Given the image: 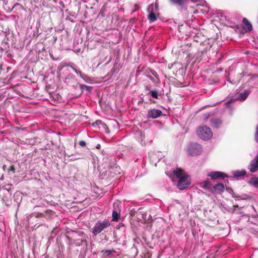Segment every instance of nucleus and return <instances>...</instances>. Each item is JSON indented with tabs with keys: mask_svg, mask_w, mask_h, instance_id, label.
<instances>
[{
	"mask_svg": "<svg viewBox=\"0 0 258 258\" xmlns=\"http://www.w3.org/2000/svg\"><path fill=\"white\" fill-rule=\"evenodd\" d=\"M102 121L100 120H97L95 122L92 123V126L95 128H99L100 126L101 125Z\"/></svg>",
	"mask_w": 258,
	"mask_h": 258,
	"instance_id": "obj_19",
	"label": "nucleus"
},
{
	"mask_svg": "<svg viewBox=\"0 0 258 258\" xmlns=\"http://www.w3.org/2000/svg\"><path fill=\"white\" fill-rule=\"evenodd\" d=\"M99 128H101L103 130H104L105 132L108 133H109V131H108V127L107 126V125L103 122H102V124L101 126H100V127Z\"/></svg>",
	"mask_w": 258,
	"mask_h": 258,
	"instance_id": "obj_21",
	"label": "nucleus"
},
{
	"mask_svg": "<svg viewBox=\"0 0 258 258\" xmlns=\"http://www.w3.org/2000/svg\"><path fill=\"white\" fill-rule=\"evenodd\" d=\"M202 187L206 189H210L211 182L209 180H205L201 183Z\"/></svg>",
	"mask_w": 258,
	"mask_h": 258,
	"instance_id": "obj_16",
	"label": "nucleus"
},
{
	"mask_svg": "<svg viewBox=\"0 0 258 258\" xmlns=\"http://www.w3.org/2000/svg\"><path fill=\"white\" fill-rule=\"evenodd\" d=\"M243 24V30L244 32H249L252 30V26L250 23L245 18H244L242 20Z\"/></svg>",
	"mask_w": 258,
	"mask_h": 258,
	"instance_id": "obj_8",
	"label": "nucleus"
},
{
	"mask_svg": "<svg viewBox=\"0 0 258 258\" xmlns=\"http://www.w3.org/2000/svg\"><path fill=\"white\" fill-rule=\"evenodd\" d=\"M174 174L179 179L177 187L179 189H184L189 186L190 182L188 179V176L184 170L181 169H177L174 171Z\"/></svg>",
	"mask_w": 258,
	"mask_h": 258,
	"instance_id": "obj_1",
	"label": "nucleus"
},
{
	"mask_svg": "<svg viewBox=\"0 0 258 258\" xmlns=\"http://www.w3.org/2000/svg\"><path fill=\"white\" fill-rule=\"evenodd\" d=\"M170 2L174 5H176L182 7L185 4L188 0H170Z\"/></svg>",
	"mask_w": 258,
	"mask_h": 258,
	"instance_id": "obj_13",
	"label": "nucleus"
},
{
	"mask_svg": "<svg viewBox=\"0 0 258 258\" xmlns=\"http://www.w3.org/2000/svg\"><path fill=\"white\" fill-rule=\"evenodd\" d=\"M43 213L44 214L43 217L45 218H50L51 217L54 215V212L51 210H46Z\"/></svg>",
	"mask_w": 258,
	"mask_h": 258,
	"instance_id": "obj_15",
	"label": "nucleus"
},
{
	"mask_svg": "<svg viewBox=\"0 0 258 258\" xmlns=\"http://www.w3.org/2000/svg\"><path fill=\"white\" fill-rule=\"evenodd\" d=\"M8 171L9 173L14 174L15 173V168L14 165H11L10 168L8 169Z\"/></svg>",
	"mask_w": 258,
	"mask_h": 258,
	"instance_id": "obj_22",
	"label": "nucleus"
},
{
	"mask_svg": "<svg viewBox=\"0 0 258 258\" xmlns=\"http://www.w3.org/2000/svg\"><path fill=\"white\" fill-rule=\"evenodd\" d=\"M202 151L201 146L197 143L190 144L188 147L187 152L190 156L199 155Z\"/></svg>",
	"mask_w": 258,
	"mask_h": 258,
	"instance_id": "obj_4",
	"label": "nucleus"
},
{
	"mask_svg": "<svg viewBox=\"0 0 258 258\" xmlns=\"http://www.w3.org/2000/svg\"><path fill=\"white\" fill-rule=\"evenodd\" d=\"M246 174V171L245 170H237L234 172V176L235 177H240Z\"/></svg>",
	"mask_w": 258,
	"mask_h": 258,
	"instance_id": "obj_17",
	"label": "nucleus"
},
{
	"mask_svg": "<svg viewBox=\"0 0 258 258\" xmlns=\"http://www.w3.org/2000/svg\"><path fill=\"white\" fill-rule=\"evenodd\" d=\"M79 144L81 147H85L86 145V142L84 141H80Z\"/></svg>",
	"mask_w": 258,
	"mask_h": 258,
	"instance_id": "obj_25",
	"label": "nucleus"
},
{
	"mask_svg": "<svg viewBox=\"0 0 258 258\" xmlns=\"http://www.w3.org/2000/svg\"><path fill=\"white\" fill-rule=\"evenodd\" d=\"M81 87H82V88H86L87 89H88L89 88V87H88V86H86V85H83H83H82V86H81Z\"/></svg>",
	"mask_w": 258,
	"mask_h": 258,
	"instance_id": "obj_31",
	"label": "nucleus"
},
{
	"mask_svg": "<svg viewBox=\"0 0 258 258\" xmlns=\"http://www.w3.org/2000/svg\"><path fill=\"white\" fill-rule=\"evenodd\" d=\"M157 7L156 6H154L153 4L149 5L148 8L147 10L149 13L148 16V18L149 20L151 22H153L157 20V17L155 14V11L157 10Z\"/></svg>",
	"mask_w": 258,
	"mask_h": 258,
	"instance_id": "obj_5",
	"label": "nucleus"
},
{
	"mask_svg": "<svg viewBox=\"0 0 258 258\" xmlns=\"http://www.w3.org/2000/svg\"><path fill=\"white\" fill-rule=\"evenodd\" d=\"M151 73L154 76H155L157 79H158L157 73L155 71H152Z\"/></svg>",
	"mask_w": 258,
	"mask_h": 258,
	"instance_id": "obj_28",
	"label": "nucleus"
},
{
	"mask_svg": "<svg viewBox=\"0 0 258 258\" xmlns=\"http://www.w3.org/2000/svg\"><path fill=\"white\" fill-rule=\"evenodd\" d=\"M115 252V250L112 249L111 250H102L101 251L102 253V258H108V256L111 255L112 252Z\"/></svg>",
	"mask_w": 258,
	"mask_h": 258,
	"instance_id": "obj_11",
	"label": "nucleus"
},
{
	"mask_svg": "<svg viewBox=\"0 0 258 258\" xmlns=\"http://www.w3.org/2000/svg\"><path fill=\"white\" fill-rule=\"evenodd\" d=\"M148 77L149 78L150 80H151L152 81L155 82L154 78H153L151 76H148Z\"/></svg>",
	"mask_w": 258,
	"mask_h": 258,
	"instance_id": "obj_29",
	"label": "nucleus"
},
{
	"mask_svg": "<svg viewBox=\"0 0 258 258\" xmlns=\"http://www.w3.org/2000/svg\"><path fill=\"white\" fill-rule=\"evenodd\" d=\"M6 167V165H4L3 166L4 170H5Z\"/></svg>",
	"mask_w": 258,
	"mask_h": 258,
	"instance_id": "obj_33",
	"label": "nucleus"
},
{
	"mask_svg": "<svg viewBox=\"0 0 258 258\" xmlns=\"http://www.w3.org/2000/svg\"><path fill=\"white\" fill-rule=\"evenodd\" d=\"M112 220L117 221L120 218V215L116 211L113 210L112 212Z\"/></svg>",
	"mask_w": 258,
	"mask_h": 258,
	"instance_id": "obj_18",
	"label": "nucleus"
},
{
	"mask_svg": "<svg viewBox=\"0 0 258 258\" xmlns=\"http://www.w3.org/2000/svg\"><path fill=\"white\" fill-rule=\"evenodd\" d=\"M149 93L150 94V95H151V96L153 98H156V99L158 98V92L157 91V90L150 91Z\"/></svg>",
	"mask_w": 258,
	"mask_h": 258,
	"instance_id": "obj_20",
	"label": "nucleus"
},
{
	"mask_svg": "<svg viewBox=\"0 0 258 258\" xmlns=\"http://www.w3.org/2000/svg\"><path fill=\"white\" fill-rule=\"evenodd\" d=\"M208 176H210L213 179H216L220 178H224L225 177H227V175L221 172L220 171H213L211 172L208 174Z\"/></svg>",
	"mask_w": 258,
	"mask_h": 258,
	"instance_id": "obj_7",
	"label": "nucleus"
},
{
	"mask_svg": "<svg viewBox=\"0 0 258 258\" xmlns=\"http://www.w3.org/2000/svg\"><path fill=\"white\" fill-rule=\"evenodd\" d=\"M162 113L161 110L159 109H150L148 110L147 117L148 118H156L160 116Z\"/></svg>",
	"mask_w": 258,
	"mask_h": 258,
	"instance_id": "obj_6",
	"label": "nucleus"
},
{
	"mask_svg": "<svg viewBox=\"0 0 258 258\" xmlns=\"http://www.w3.org/2000/svg\"><path fill=\"white\" fill-rule=\"evenodd\" d=\"M145 89H146V90H147V91H149V92H150V91H151V90H150L149 87L148 86H146V87H145Z\"/></svg>",
	"mask_w": 258,
	"mask_h": 258,
	"instance_id": "obj_32",
	"label": "nucleus"
},
{
	"mask_svg": "<svg viewBox=\"0 0 258 258\" xmlns=\"http://www.w3.org/2000/svg\"><path fill=\"white\" fill-rule=\"evenodd\" d=\"M242 200H249L250 199V197L249 196L245 195L244 197L241 198Z\"/></svg>",
	"mask_w": 258,
	"mask_h": 258,
	"instance_id": "obj_27",
	"label": "nucleus"
},
{
	"mask_svg": "<svg viewBox=\"0 0 258 258\" xmlns=\"http://www.w3.org/2000/svg\"><path fill=\"white\" fill-rule=\"evenodd\" d=\"M198 136L204 140H208L213 136L211 128L207 126L199 127L197 131Z\"/></svg>",
	"mask_w": 258,
	"mask_h": 258,
	"instance_id": "obj_3",
	"label": "nucleus"
},
{
	"mask_svg": "<svg viewBox=\"0 0 258 258\" xmlns=\"http://www.w3.org/2000/svg\"><path fill=\"white\" fill-rule=\"evenodd\" d=\"M213 188L216 192L221 194L224 190V186L222 183H218L213 186Z\"/></svg>",
	"mask_w": 258,
	"mask_h": 258,
	"instance_id": "obj_9",
	"label": "nucleus"
},
{
	"mask_svg": "<svg viewBox=\"0 0 258 258\" xmlns=\"http://www.w3.org/2000/svg\"><path fill=\"white\" fill-rule=\"evenodd\" d=\"M110 225L108 220L105 219L102 221H97L92 229V233L94 235H97L103 231L105 229L109 227Z\"/></svg>",
	"mask_w": 258,
	"mask_h": 258,
	"instance_id": "obj_2",
	"label": "nucleus"
},
{
	"mask_svg": "<svg viewBox=\"0 0 258 258\" xmlns=\"http://www.w3.org/2000/svg\"><path fill=\"white\" fill-rule=\"evenodd\" d=\"M249 93L248 91H245L244 92L240 93L238 97L237 98V100L239 101H244L248 97Z\"/></svg>",
	"mask_w": 258,
	"mask_h": 258,
	"instance_id": "obj_12",
	"label": "nucleus"
},
{
	"mask_svg": "<svg viewBox=\"0 0 258 258\" xmlns=\"http://www.w3.org/2000/svg\"><path fill=\"white\" fill-rule=\"evenodd\" d=\"M248 183L253 186L258 188V177H253L250 179Z\"/></svg>",
	"mask_w": 258,
	"mask_h": 258,
	"instance_id": "obj_14",
	"label": "nucleus"
},
{
	"mask_svg": "<svg viewBox=\"0 0 258 258\" xmlns=\"http://www.w3.org/2000/svg\"><path fill=\"white\" fill-rule=\"evenodd\" d=\"M254 139L257 143H258V124L256 126V130L254 135Z\"/></svg>",
	"mask_w": 258,
	"mask_h": 258,
	"instance_id": "obj_23",
	"label": "nucleus"
},
{
	"mask_svg": "<svg viewBox=\"0 0 258 258\" xmlns=\"http://www.w3.org/2000/svg\"><path fill=\"white\" fill-rule=\"evenodd\" d=\"M222 121L220 119L218 118H212L211 119V125L215 128L219 127V126L221 124Z\"/></svg>",
	"mask_w": 258,
	"mask_h": 258,
	"instance_id": "obj_10",
	"label": "nucleus"
},
{
	"mask_svg": "<svg viewBox=\"0 0 258 258\" xmlns=\"http://www.w3.org/2000/svg\"><path fill=\"white\" fill-rule=\"evenodd\" d=\"M33 216L35 217L36 218H40L41 217H43L44 214L43 213H33Z\"/></svg>",
	"mask_w": 258,
	"mask_h": 258,
	"instance_id": "obj_24",
	"label": "nucleus"
},
{
	"mask_svg": "<svg viewBox=\"0 0 258 258\" xmlns=\"http://www.w3.org/2000/svg\"><path fill=\"white\" fill-rule=\"evenodd\" d=\"M136 211L135 210H134V209H132L131 211H130V215L131 216H134L136 213Z\"/></svg>",
	"mask_w": 258,
	"mask_h": 258,
	"instance_id": "obj_26",
	"label": "nucleus"
},
{
	"mask_svg": "<svg viewBox=\"0 0 258 258\" xmlns=\"http://www.w3.org/2000/svg\"><path fill=\"white\" fill-rule=\"evenodd\" d=\"M135 7L136 8V9H135V10L133 11V12H135V11H137L139 8V7L138 5H135Z\"/></svg>",
	"mask_w": 258,
	"mask_h": 258,
	"instance_id": "obj_30",
	"label": "nucleus"
}]
</instances>
